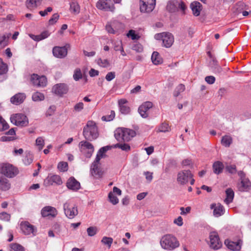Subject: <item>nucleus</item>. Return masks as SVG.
<instances>
[{
  "instance_id": "obj_5",
  "label": "nucleus",
  "mask_w": 251,
  "mask_h": 251,
  "mask_svg": "<svg viewBox=\"0 0 251 251\" xmlns=\"http://www.w3.org/2000/svg\"><path fill=\"white\" fill-rule=\"evenodd\" d=\"M193 175L190 170H183L178 173L177 175V181L180 185H184L188 182L190 179V184L193 185L195 179L193 178Z\"/></svg>"
},
{
  "instance_id": "obj_30",
  "label": "nucleus",
  "mask_w": 251,
  "mask_h": 251,
  "mask_svg": "<svg viewBox=\"0 0 251 251\" xmlns=\"http://www.w3.org/2000/svg\"><path fill=\"white\" fill-rule=\"evenodd\" d=\"M50 33H49V32L47 30H45L43 31L39 35H35L33 34H30L29 36L34 41H39L47 38L48 37L50 36Z\"/></svg>"
},
{
  "instance_id": "obj_35",
  "label": "nucleus",
  "mask_w": 251,
  "mask_h": 251,
  "mask_svg": "<svg viewBox=\"0 0 251 251\" xmlns=\"http://www.w3.org/2000/svg\"><path fill=\"white\" fill-rule=\"evenodd\" d=\"M151 59L152 63L156 65L160 64L163 62L159 53L157 51L153 52Z\"/></svg>"
},
{
  "instance_id": "obj_13",
  "label": "nucleus",
  "mask_w": 251,
  "mask_h": 251,
  "mask_svg": "<svg viewBox=\"0 0 251 251\" xmlns=\"http://www.w3.org/2000/svg\"><path fill=\"white\" fill-rule=\"evenodd\" d=\"M96 7L100 10L113 12L115 6L111 0H99L96 4Z\"/></svg>"
},
{
  "instance_id": "obj_17",
  "label": "nucleus",
  "mask_w": 251,
  "mask_h": 251,
  "mask_svg": "<svg viewBox=\"0 0 251 251\" xmlns=\"http://www.w3.org/2000/svg\"><path fill=\"white\" fill-rule=\"evenodd\" d=\"M123 28V24L116 21H114L110 24H107L105 26L107 31L111 34H116L120 29Z\"/></svg>"
},
{
  "instance_id": "obj_62",
  "label": "nucleus",
  "mask_w": 251,
  "mask_h": 251,
  "mask_svg": "<svg viewBox=\"0 0 251 251\" xmlns=\"http://www.w3.org/2000/svg\"><path fill=\"white\" fill-rule=\"evenodd\" d=\"M205 80L207 83L212 84L215 81V78L214 76L212 75L207 76L205 77Z\"/></svg>"
},
{
  "instance_id": "obj_16",
  "label": "nucleus",
  "mask_w": 251,
  "mask_h": 251,
  "mask_svg": "<svg viewBox=\"0 0 251 251\" xmlns=\"http://www.w3.org/2000/svg\"><path fill=\"white\" fill-rule=\"evenodd\" d=\"M30 80L33 85L37 87H44L47 83V78L45 76H39L34 74L31 75Z\"/></svg>"
},
{
  "instance_id": "obj_52",
  "label": "nucleus",
  "mask_w": 251,
  "mask_h": 251,
  "mask_svg": "<svg viewBox=\"0 0 251 251\" xmlns=\"http://www.w3.org/2000/svg\"><path fill=\"white\" fill-rule=\"evenodd\" d=\"M87 232L89 236H93L97 234L98 228L96 226H90L87 229Z\"/></svg>"
},
{
  "instance_id": "obj_56",
  "label": "nucleus",
  "mask_w": 251,
  "mask_h": 251,
  "mask_svg": "<svg viewBox=\"0 0 251 251\" xmlns=\"http://www.w3.org/2000/svg\"><path fill=\"white\" fill-rule=\"evenodd\" d=\"M33 158L31 154H26L23 159V162L25 165H28L32 162Z\"/></svg>"
},
{
  "instance_id": "obj_53",
  "label": "nucleus",
  "mask_w": 251,
  "mask_h": 251,
  "mask_svg": "<svg viewBox=\"0 0 251 251\" xmlns=\"http://www.w3.org/2000/svg\"><path fill=\"white\" fill-rule=\"evenodd\" d=\"M98 64L100 67L106 68L110 65L109 62L107 59H102L100 58L97 61Z\"/></svg>"
},
{
  "instance_id": "obj_14",
  "label": "nucleus",
  "mask_w": 251,
  "mask_h": 251,
  "mask_svg": "<svg viewBox=\"0 0 251 251\" xmlns=\"http://www.w3.org/2000/svg\"><path fill=\"white\" fill-rule=\"evenodd\" d=\"M156 0H140V9L141 12L149 13L155 8Z\"/></svg>"
},
{
  "instance_id": "obj_60",
  "label": "nucleus",
  "mask_w": 251,
  "mask_h": 251,
  "mask_svg": "<svg viewBox=\"0 0 251 251\" xmlns=\"http://www.w3.org/2000/svg\"><path fill=\"white\" fill-rule=\"evenodd\" d=\"M115 77V73L111 72L107 73L106 75L105 79L106 80L110 81Z\"/></svg>"
},
{
  "instance_id": "obj_49",
  "label": "nucleus",
  "mask_w": 251,
  "mask_h": 251,
  "mask_svg": "<svg viewBox=\"0 0 251 251\" xmlns=\"http://www.w3.org/2000/svg\"><path fill=\"white\" fill-rule=\"evenodd\" d=\"M82 75L79 68H76L74 71L73 78L75 81H78L82 78Z\"/></svg>"
},
{
  "instance_id": "obj_26",
  "label": "nucleus",
  "mask_w": 251,
  "mask_h": 251,
  "mask_svg": "<svg viewBox=\"0 0 251 251\" xmlns=\"http://www.w3.org/2000/svg\"><path fill=\"white\" fill-rule=\"evenodd\" d=\"M25 99V95L24 93H18L13 96L10 101L11 103L15 105H18L24 101Z\"/></svg>"
},
{
  "instance_id": "obj_32",
  "label": "nucleus",
  "mask_w": 251,
  "mask_h": 251,
  "mask_svg": "<svg viewBox=\"0 0 251 251\" xmlns=\"http://www.w3.org/2000/svg\"><path fill=\"white\" fill-rule=\"evenodd\" d=\"M226 198L225 200V202L227 204H229L231 203L234 196V193L232 189L228 188L226 191Z\"/></svg>"
},
{
  "instance_id": "obj_29",
  "label": "nucleus",
  "mask_w": 251,
  "mask_h": 251,
  "mask_svg": "<svg viewBox=\"0 0 251 251\" xmlns=\"http://www.w3.org/2000/svg\"><path fill=\"white\" fill-rule=\"evenodd\" d=\"M47 180L49 181L48 184L50 185H52L53 183L58 185H60L62 183L60 176L56 175L49 176Z\"/></svg>"
},
{
  "instance_id": "obj_36",
  "label": "nucleus",
  "mask_w": 251,
  "mask_h": 251,
  "mask_svg": "<svg viewBox=\"0 0 251 251\" xmlns=\"http://www.w3.org/2000/svg\"><path fill=\"white\" fill-rule=\"evenodd\" d=\"M232 143V138L229 135L224 136L221 140V144L226 147H229Z\"/></svg>"
},
{
  "instance_id": "obj_20",
  "label": "nucleus",
  "mask_w": 251,
  "mask_h": 251,
  "mask_svg": "<svg viewBox=\"0 0 251 251\" xmlns=\"http://www.w3.org/2000/svg\"><path fill=\"white\" fill-rule=\"evenodd\" d=\"M67 85L64 83H59L55 85L52 88V91L56 95L62 96L68 91Z\"/></svg>"
},
{
  "instance_id": "obj_33",
  "label": "nucleus",
  "mask_w": 251,
  "mask_h": 251,
  "mask_svg": "<svg viewBox=\"0 0 251 251\" xmlns=\"http://www.w3.org/2000/svg\"><path fill=\"white\" fill-rule=\"evenodd\" d=\"M224 167V165L221 162H215L213 164V172L215 174L218 175L222 172Z\"/></svg>"
},
{
  "instance_id": "obj_27",
  "label": "nucleus",
  "mask_w": 251,
  "mask_h": 251,
  "mask_svg": "<svg viewBox=\"0 0 251 251\" xmlns=\"http://www.w3.org/2000/svg\"><path fill=\"white\" fill-rule=\"evenodd\" d=\"M127 103V100L124 99H121L118 101L120 111L124 114H127L130 111L129 107L126 105Z\"/></svg>"
},
{
  "instance_id": "obj_9",
  "label": "nucleus",
  "mask_w": 251,
  "mask_h": 251,
  "mask_svg": "<svg viewBox=\"0 0 251 251\" xmlns=\"http://www.w3.org/2000/svg\"><path fill=\"white\" fill-rule=\"evenodd\" d=\"M63 209L65 215L69 219H73L78 214L77 206L70 201L64 204Z\"/></svg>"
},
{
  "instance_id": "obj_34",
  "label": "nucleus",
  "mask_w": 251,
  "mask_h": 251,
  "mask_svg": "<svg viewBox=\"0 0 251 251\" xmlns=\"http://www.w3.org/2000/svg\"><path fill=\"white\" fill-rule=\"evenodd\" d=\"M42 0H27L26 4L28 8L34 9L41 4Z\"/></svg>"
},
{
  "instance_id": "obj_58",
  "label": "nucleus",
  "mask_w": 251,
  "mask_h": 251,
  "mask_svg": "<svg viewBox=\"0 0 251 251\" xmlns=\"http://www.w3.org/2000/svg\"><path fill=\"white\" fill-rule=\"evenodd\" d=\"M59 16L57 13L54 14L52 16L51 18L49 21V24L50 25H53L54 24L56 23V22L57 21V20L59 19Z\"/></svg>"
},
{
  "instance_id": "obj_42",
  "label": "nucleus",
  "mask_w": 251,
  "mask_h": 251,
  "mask_svg": "<svg viewBox=\"0 0 251 251\" xmlns=\"http://www.w3.org/2000/svg\"><path fill=\"white\" fill-rule=\"evenodd\" d=\"M10 251H24V248L19 244L13 243L10 245Z\"/></svg>"
},
{
  "instance_id": "obj_28",
  "label": "nucleus",
  "mask_w": 251,
  "mask_h": 251,
  "mask_svg": "<svg viewBox=\"0 0 251 251\" xmlns=\"http://www.w3.org/2000/svg\"><path fill=\"white\" fill-rule=\"evenodd\" d=\"M210 207L211 209L214 208L213 214L217 217L221 216L224 214V208L220 204H218L217 205L215 204H212Z\"/></svg>"
},
{
  "instance_id": "obj_15",
  "label": "nucleus",
  "mask_w": 251,
  "mask_h": 251,
  "mask_svg": "<svg viewBox=\"0 0 251 251\" xmlns=\"http://www.w3.org/2000/svg\"><path fill=\"white\" fill-rule=\"evenodd\" d=\"M210 247L214 250H218L222 246L219 235L216 232H211L209 234Z\"/></svg>"
},
{
  "instance_id": "obj_2",
  "label": "nucleus",
  "mask_w": 251,
  "mask_h": 251,
  "mask_svg": "<svg viewBox=\"0 0 251 251\" xmlns=\"http://www.w3.org/2000/svg\"><path fill=\"white\" fill-rule=\"evenodd\" d=\"M83 135L88 141L95 140L99 136L98 127L95 122L89 121L86 125L84 127Z\"/></svg>"
},
{
  "instance_id": "obj_48",
  "label": "nucleus",
  "mask_w": 251,
  "mask_h": 251,
  "mask_svg": "<svg viewBox=\"0 0 251 251\" xmlns=\"http://www.w3.org/2000/svg\"><path fill=\"white\" fill-rule=\"evenodd\" d=\"M115 148H118L121 149L123 151H128L130 150V146L127 144H120L118 143L114 146Z\"/></svg>"
},
{
  "instance_id": "obj_6",
  "label": "nucleus",
  "mask_w": 251,
  "mask_h": 251,
  "mask_svg": "<svg viewBox=\"0 0 251 251\" xmlns=\"http://www.w3.org/2000/svg\"><path fill=\"white\" fill-rule=\"evenodd\" d=\"M154 38L158 40H162L163 46L166 48L171 47L174 42L173 35L169 32L157 33L155 34Z\"/></svg>"
},
{
  "instance_id": "obj_44",
  "label": "nucleus",
  "mask_w": 251,
  "mask_h": 251,
  "mask_svg": "<svg viewBox=\"0 0 251 251\" xmlns=\"http://www.w3.org/2000/svg\"><path fill=\"white\" fill-rule=\"evenodd\" d=\"M244 6V3H243L242 2H239L236 5V9L237 10L238 13H240L242 12V14L244 16H247L248 15L249 12L246 11H242V8L241 9L240 8V7H243Z\"/></svg>"
},
{
  "instance_id": "obj_24",
  "label": "nucleus",
  "mask_w": 251,
  "mask_h": 251,
  "mask_svg": "<svg viewBox=\"0 0 251 251\" xmlns=\"http://www.w3.org/2000/svg\"><path fill=\"white\" fill-rule=\"evenodd\" d=\"M21 228L23 232L26 235L33 233L34 226L28 222H23L21 224Z\"/></svg>"
},
{
  "instance_id": "obj_64",
  "label": "nucleus",
  "mask_w": 251,
  "mask_h": 251,
  "mask_svg": "<svg viewBox=\"0 0 251 251\" xmlns=\"http://www.w3.org/2000/svg\"><path fill=\"white\" fill-rule=\"evenodd\" d=\"M127 36L128 37H130V36L132 40L136 39V36H137L136 34L135 33V31L133 30H130L128 31V33L127 34Z\"/></svg>"
},
{
  "instance_id": "obj_8",
  "label": "nucleus",
  "mask_w": 251,
  "mask_h": 251,
  "mask_svg": "<svg viewBox=\"0 0 251 251\" xmlns=\"http://www.w3.org/2000/svg\"><path fill=\"white\" fill-rule=\"evenodd\" d=\"M238 175L240 177V182L238 184V190L240 191H248L251 188V182L246 177V174L242 171L238 172Z\"/></svg>"
},
{
  "instance_id": "obj_37",
  "label": "nucleus",
  "mask_w": 251,
  "mask_h": 251,
  "mask_svg": "<svg viewBox=\"0 0 251 251\" xmlns=\"http://www.w3.org/2000/svg\"><path fill=\"white\" fill-rule=\"evenodd\" d=\"M9 37V35L0 34V48H4L7 45Z\"/></svg>"
},
{
  "instance_id": "obj_63",
  "label": "nucleus",
  "mask_w": 251,
  "mask_h": 251,
  "mask_svg": "<svg viewBox=\"0 0 251 251\" xmlns=\"http://www.w3.org/2000/svg\"><path fill=\"white\" fill-rule=\"evenodd\" d=\"M191 209V208L190 206H188L185 208H184L183 207H180V210L181 211V215H185L187 213H189L190 212Z\"/></svg>"
},
{
  "instance_id": "obj_1",
  "label": "nucleus",
  "mask_w": 251,
  "mask_h": 251,
  "mask_svg": "<svg viewBox=\"0 0 251 251\" xmlns=\"http://www.w3.org/2000/svg\"><path fill=\"white\" fill-rule=\"evenodd\" d=\"M160 246L164 250L173 251L179 246L177 238L172 234H166L162 237L160 241Z\"/></svg>"
},
{
  "instance_id": "obj_23",
  "label": "nucleus",
  "mask_w": 251,
  "mask_h": 251,
  "mask_svg": "<svg viewBox=\"0 0 251 251\" xmlns=\"http://www.w3.org/2000/svg\"><path fill=\"white\" fill-rule=\"evenodd\" d=\"M66 185L68 189L73 191H77L80 187V183L74 177H71L68 180Z\"/></svg>"
},
{
  "instance_id": "obj_45",
  "label": "nucleus",
  "mask_w": 251,
  "mask_h": 251,
  "mask_svg": "<svg viewBox=\"0 0 251 251\" xmlns=\"http://www.w3.org/2000/svg\"><path fill=\"white\" fill-rule=\"evenodd\" d=\"M108 199L110 202L114 205H115L119 202V199L112 192H109L108 194Z\"/></svg>"
},
{
  "instance_id": "obj_59",
  "label": "nucleus",
  "mask_w": 251,
  "mask_h": 251,
  "mask_svg": "<svg viewBox=\"0 0 251 251\" xmlns=\"http://www.w3.org/2000/svg\"><path fill=\"white\" fill-rule=\"evenodd\" d=\"M226 169L230 174H235L237 172L236 166L235 165L227 166L226 168Z\"/></svg>"
},
{
  "instance_id": "obj_51",
  "label": "nucleus",
  "mask_w": 251,
  "mask_h": 251,
  "mask_svg": "<svg viewBox=\"0 0 251 251\" xmlns=\"http://www.w3.org/2000/svg\"><path fill=\"white\" fill-rule=\"evenodd\" d=\"M11 219V215L5 212L0 213V220L1 221L9 222Z\"/></svg>"
},
{
  "instance_id": "obj_46",
  "label": "nucleus",
  "mask_w": 251,
  "mask_h": 251,
  "mask_svg": "<svg viewBox=\"0 0 251 251\" xmlns=\"http://www.w3.org/2000/svg\"><path fill=\"white\" fill-rule=\"evenodd\" d=\"M101 242L103 244L107 245L108 248H110L113 242V239L111 237L104 236L102 238Z\"/></svg>"
},
{
  "instance_id": "obj_43",
  "label": "nucleus",
  "mask_w": 251,
  "mask_h": 251,
  "mask_svg": "<svg viewBox=\"0 0 251 251\" xmlns=\"http://www.w3.org/2000/svg\"><path fill=\"white\" fill-rule=\"evenodd\" d=\"M36 145L38 147L39 151L43 149L45 145V141L42 137H39L36 140Z\"/></svg>"
},
{
  "instance_id": "obj_39",
  "label": "nucleus",
  "mask_w": 251,
  "mask_h": 251,
  "mask_svg": "<svg viewBox=\"0 0 251 251\" xmlns=\"http://www.w3.org/2000/svg\"><path fill=\"white\" fill-rule=\"evenodd\" d=\"M171 130V127L169 124L166 123H163L158 127L157 131L159 132H166Z\"/></svg>"
},
{
  "instance_id": "obj_41",
  "label": "nucleus",
  "mask_w": 251,
  "mask_h": 251,
  "mask_svg": "<svg viewBox=\"0 0 251 251\" xmlns=\"http://www.w3.org/2000/svg\"><path fill=\"white\" fill-rule=\"evenodd\" d=\"M70 11L74 13H78L80 7L78 4L75 2H72L70 3Z\"/></svg>"
},
{
  "instance_id": "obj_50",
  "label": "nucleus",
  "mask_w": 251,
  "mask_h": 251,
  "mask_svg": "<svg viewBox=\"0 0 251 251\" xmlns=\"http://www.w3.org/2000/svg\"><path fill=\"white\" fill-rule=\"evenodd\" d=\"M115 116L114 111L111 110L110 115L102 116L101 119L103 121H111L115 118Z\"/></svg>"
},
{
  "instance_id": "obj_18",
  "label": "nucleus",
  "mask_w": 251,
  "mask_h": 251,
  "mask_svg": "<svg viewBox=\"0 0 251 251\" xmlns=\"http://www.w3.org/2000/svg\"><path fill=\"white\" fill-rule=\"evenodd\" d=\"M153 104L151 101H146L141 104L139 108L138 112L141 117L146 118L149 116L148 110L152 108Z\"/></svg>"
},
{
  "instance_id": "obj_47",
  "label": "nucleus",
  "mask_w": 251,
  "mask_h": 251,
  "mask_svg": "<svg viewBox=\"0 0 251 251\" xmlns=\"http://www.w3.org/2000/svg\"><path fill=\"white\" fill-rule=\"evenodd\" d=\"M57 168L61 172H66L68 168V163L66 162H60L58 163Z\"/></svg>"
},
{
  "instance_id": "obj_19",
  "label": "nucleus",
  "mask_w": 251,
  "mask_h": 251,
  "mask_svg": "<svg viewBox=\"0 0 251 251\" xmlns=\"http://www.w3.org/2000/svg\"><path fill=\"white\" fill-rule=\"evenodd\" d=\"M52 53L53 55L58 58H63L65 57L68 53L67 49L66 46L64 47H54L52 49Z\"/></svg>"
},
{
  "instance_id": "obj_22",
  "label": "nucleus",
  "mask_w": 251,
  "mask_h": 251,
  "mask_svg": "<svg viewBox=\"0 0 251 251\" xmlns=\"http://www.w3.org/2000/svg\"><path fill=\"white\" fill-rule=\"evenodd\" d=\"M225 243L229 249L233 251H239L241 248L242 241L239 239L237 241L234 242L226 240H225Z\"/></svg>"
},
{
  "instance_id": "obj_4",
  "label": "nucleus",
  "mask_w": 251,
  "mask_h": 251,
  "mask_svg": "<svg viewBox=\"0 0 251 251\" xmlns=\"http://www.w3.org/2000/svg\"><path fill=\"white\" fill-rule=\"evenodd\" d=\"M166 9L171 13H174L180 10L184 14L187 9V6L182 0H170L167 3Z\"/></svg>"
},
{
  "instance_id": "obj_38",
  "label": "nucleus",
  "mask_w": 251,
  "mask_h": 251,
  "mask_svg": "<svg viewBox=\"0 0 251 251\" xmlns=\"http://www.w3.org/2000/svg\"><path fill=\"white\" fill-rule=\"evenodd\" d=\"M185 89L184 85L182 84H179L175 89L174 91L173 95L174 97H176L179 95V94L183 92Z\"/></svg>"
},
{
  "instance_id": "obj_7",
  "label": "nucleus",
  "mask_w": 251,
  "mask_h": 251,
  "mask_svg": "<svg viewBox=\"0 0 251 251\" xmlns=\"http://www.w3.org/2000/svg\"><path fill=\"white\" fill-rule=\"evenodd\" d=\"M0 173L8 177H13L18 173L17 168L9 163L2 164L0 166Z\"/></svg>"
},
{
  "instance_id": "obj_31",
  "label": "nucleus",
  "mask_w": 251,
  "mask_h": 251,
  "mask_svg": "<svg viewBox=\"0 0 251 251\" xmlns=\"http://www.w3.org/2000/svg\"><path fill=\"white\" fill-rule=\"evenodd\" d=\"M11 184L9 180L3 177H0V189L2 191H7L10 188Z\"/></svg>"
},
{
  "instance_id": "obj_12",
  "label": "nucleus",
  "mask_w": 251,
  "mask_h": 251,
  "mask_svg": "<svg viewBox=\"0 0 251 251\" xmlns=\"http://www.w3.org/2000/svg\"><path fill=\"white\" fill-rule=\"evenodd\" d=\"M10 120L13 124L21 126H26L28 123L26 116L22 113L12 115L10 117Z\"/></svg>"
},
{
  "instance_id": "obj_55",
  "label": "nucleus",
  "mask_w": 251,
  "mask_h": 251,
  "mask_svg": "<svg viewBox=\"0 0 251 251\" xmlns=\"http://www.w3.org/2000/svg\"><path fill=\"white\" fill-rule=\"evenodd\" d=\"M7 71V66L4 63L2 60L0 58V74H4Z\"/></svg>"
},
{
  "instance_id": "obj_3",
  "label": "nucleus",
  "mask_w": 251,
  "mask_h": 251,
  "mask_svg": "<svg viewBox=\"0 0 251 251\" xmlns=\"http://www.w3.org/2000/svg\"><path fill=\"white\" fill-rule=\"evenodd\" d=\"M136 135L135 132L129 128L119 127L115 131L114 136L119 141L128 142Z\"/></svg>"
},
{
  "instance_id": "obj_61",
  "label": "nucleus",
  "mask_w": 251,
  "mask_h": 251,
  "mask_svg": "<svg viewBox=\"0 0 251 251\" xmlns=\"http://www.w3.org/2000/svg\"><path fill=\"white\" fill-rule=\"evenodd\" d=\"M132 49L138 52H141L143 50V47L140 44H136L134 45L132 47Z\"/></svg>"
},
{
  "instance_id": "obj_25",
  "label": "nucleus",
  "mask_w": 251,
  "mask_h": 251,
  "mask_svg": "<svg viewBox=\"0 0 251 251\" xmlns=\"http://www.w3.org/2000/svg\"><path fill=\"white\" fill-rule=\"evenodd\" d=\"M201 7L202 5L198 1H193L191 3L190 8L194 16H198L200 15L202 9Z\"/></svg>"
},
{
  "instance_id": "obj_11",
  "label": "nucleus",
  "mask_w": 251,
  "mask_h": 251,
  "mask_svg": "<svg viewBox=\"0 0 251 251\" xmlns=\"http://www.w3.org/2000/svg\"><path fill=\"white\" fill-rule=\"evenodd\" d=\"M80 151L87 158H90L94 151L93 145L86 141H81L79 144Z\"/></svg>"
},
{
  "instance_id": "obj_10",
  "label": "nucleus",
  "mask_w": 251,
  "mask_h": 251,
  "mask_svg": "<svg viewBox=\"0 0 251 251\" xmlns=\"http://www.w3.org/2000/svg\"><path fill=\"white\" fill-rule=\"evenodd\" d=\"M100 156H96L91 167V174L93 176L96 178H101L103 174V171L100 165Z\"/></svg>"
},
{
  "instance_id": "obj_21",
  "label": "nucleus",
  "mask_w": 251,
  "mask_h": 251,
  "mask_svg": "<svg viewBox=\"0 0 251 251\" xmlns=\"http://www.w3.org/2000/svg\"><path fill=\"white\" fill-rule=\"evenodd\" d=\"M41 214L43 217H55L57 214V211L53 207L46 206L42 209Z\"/></svg>"
},
{
  "instance_id": "obj_54",
  "label": "nucleus",
  "mask_w": 251,
  "mask_h": 251,
  "mask_svg": "<svg viewBox=\"0 0 251 251\" xmlns=\"http://www.w3.org/2000/svg\"><path fill=\"white\" fill-rule=\"evenodd\" d=\"M110 148L109 146L103 147L100 149L99 151L97 156H100V159L104 155V153L109 150Z\"/></svg>"
},
{
  "instance_id": "obj_57",
  "label": "nucleus",
  "mask_w": 251,
  "mask_h": 251,
  "mask_svg": "<svg viewBox=\"0 0 251 251\" xmlns=\"http://www.w3.org/2000/svg\"><path fill=\"white\" fill-rule=\"evenodd\" d=\"M84 108V104L82 102H79L75 104L74 107V109L76 112H80Z\"/></svg>"
},
{
  "instance_id": "obj_40",
  "label": "nucleus",
  "mask_w": 251,
  "mask_h": 251,
  "mask_svg": "<svg viewBox=\"0 0 251 251\" xmlns=\"http://www.w3.org/2000/svg\"><path fill=\"white\" fill-rule=\"evenodd\" d=\"M32 99L34 101H41L44 99V95L41 93L36 92L32 95Z\"/></svg>"
}]
</instances>
